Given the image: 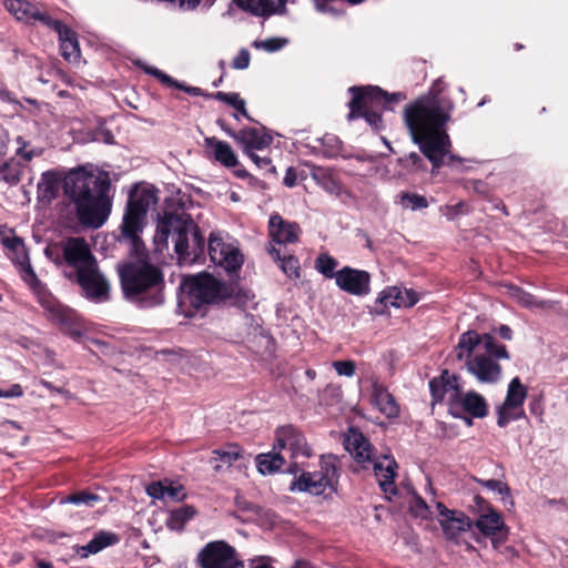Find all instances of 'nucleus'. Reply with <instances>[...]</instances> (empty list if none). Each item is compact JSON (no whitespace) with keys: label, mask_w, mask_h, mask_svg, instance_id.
Wrapping results in <instances>:
<instances>
[{"label":"nucleus","mask_w":568,"mask_h":568,"mask_svg":"<svg viewBox=\"0 0 568 568\" xmlns=\"http://www.w3.org/2000/svg\"><path fill=\"white\" fill-rule=\"evenodd\" d=\"M336 266L337 261L326 253L320 254L315 260V268L327 278H336Z\"/></svg>","instance_id":"42"},{"label":"nucleus","mask_w":568,"mask_h":568,"mask_svg":"<svg viewBox=\"0 0 568 568\" xmlns=\"http://www.w3.org/2000/svg\"><path fill=\"white\" fill-rule=\"evenodd\" d=\"M182 304L200 308L206 304L219 303L232 295V288L209 273L183 277L180 284Z\"/></svg>","instance_id":"7"},{"label":"nucleus","mask_w":568,"mask_h":568,"mask_svg":"<svg viewBox=\"0 0 568 568\" xmlns=\"http://www.w3.org/2000/svg\"><path fill=\"white\" fill-rule=\"evenodd\" d=\"M119 542V537L114 532L100 531L90 540L87 545L79 547L77 552L85 558L90 555L98 554L108 546H112Z\"/></svg>","instance_id":"29"},{"label":"nucleus","mask_w":568,"mask_h":568,"mask_svg":"<svg viewBox=\"0 0 568 568\" xmlns=\"http://www.w3.org/2000/svg\"><path fill=\"white\" fill-rule=\"evenodd\" d=\"M60 178L53 171L42 173L38 183V199L42 202H51L58 194Z\"/></svg>","instance_id":"31"},{"label":"nucleus","mask_w":568,"mask_h":568,"mask_svg":"<svg viewBox=\"0 0 568 568\" xmlns=\"http://www.w3.org/2000/svg\"><path fill=\"white\" fill-rule=\"evenodd\" d=\"M397 164L398 166L403 168V170H405L407 173L424 172L427 169L424 160L416 152H412L404 158H398Z\"/></svg>","instance_id":"40"},{"label":"nucleus","mask_w":568,"mask_h":568,"mask_svg":"<svg viewBox=\"0 0 568 568\" xmlns=\"http://www.w3.org/2000/svg\"><path fill=\"white\" fill-rule=\"evenodd\" d=\"M473 185L478 193H485L486 184L483 181L474 180Z\"/></svg>","instance_id":"61"},{"label":"nucleus","mask_w":568,"mask_h":568,"mask_svg":"<svg viewBox=\"0 0 568 568\" xmlns=\"http://www.w3.org/2000/svg\"><path fill=\"white\" fill-rule=\"evenodd\" d=\"M388 297L389 296H388L386 290H384L381 294V297L375 303V312L376 313H384V308L382 307V305L388 300Z\"/></svg>","instance_id":"57"},{"label":"nucleus","mask_w":568,"mask_h":568,"mask_svg":"<svg viewBox=\"0 0 568 568\" xmlns=\"http://www.w3.org/2000/svg\"><path fill=\"white\" fill-rule=\"evenodd\" d=\"M170 236L179 264L192 265L204 255L205 240L189 214L165 213L159 219L153 239L156 251L168 248Z\"/></svg>","instance_id":"3"},{"label":"nucleus","mask_w":568,"mask_h":568,"mask_svg":"<svg viewBox=\"0 0 568 568\" xmlns=\"http://www.w3.org/2000/svg\"><path fill=\"white\" fill-rule=\"evenodd\" d=\"M8 146L6 140L0 136V156H4L7 154Z\"/></svg>","instance_id":"63"},{"label":"nucleus","mask_w":568,"mask_h":568,"mask_svg":"<svg viewBox=\"0 0 568 568\" xmlns=\"http://www.w3.org/2000/svg\"><path fill=\"white\" fill-rule=\"evenodd\" d=\"M288 43L286 38L273 37L264 40H255L252 47L256 50H263L268 53L277 52Z\"/></svg>","instance_id":"43"},{"label":"nucleus","mask_w":568,"mask_h":568,"mask_svg":"<svg viewBox=\"0 0 568 568\" xmlns=\"http://www.w3.org/2000/svg\"><path fill=\"white\" fill-rule=\"evenodd\" d=\"M399 204L403 206V209L416 211L426 209L428 206V201L424 195L404 192L399 195Z\"/></svg>","instance_id":"41"},{"label":"nucleus","mask_w":568,"mask_h":568,"mask_svg":"<svg viewBox=\"0 0 568 568\" xmlns=\"http://www.w3.org/2000/svg\"><path fill=\"white\" fill-rule=\"evenodd\" d=\"M419 301L418 294L412 290L402 286H393V306L413 307Z\"/></svg>","instance_id":"37"},{"label":"nucleus","mask_w":568,"mask_h":568,"mask_svg":"<svg viewBox=\"0 0 568 568\" xmlns=\"http://www.w3.org/2000/svg\"><path fill=\"white\" fill-rule=\"evenodd\" d=\"M0 100L4 102H16V98L2 83H0Z\"/></svg>","instance_id":"56"},{"label":"nucleus","mask_w":568,"mask_h":568,"mask_svg":"<svg viewBox=\"0 0 568 568\" xmlns=\"http://www.w3.org/2000/svg\"><path fill=\"white\" fill-rule=\"evenodd\" d=\"M466 207V204L464 202H459L456 205L452 206L455 214H463L466 211L464 210Z\"/></svg>","instance_id":"62"},{"label":"nucleus","mask_w":568,"mask_h":568,"mask_svg":"<svg viewBox=\"0 0 568 568\" xmlns=\"http://www.w3.org/2000/svg\"><path fill=\"white\" fill-rule=\"evenodd\" d=\"M526 397L527 387L523 385L519 377H514L508 385L506 398L497 410V425L499 427H506L511 420L521 416L516 410L523 407Z\"/></svg>","instance_id":"15"},{"label":"nucleus","mask_w":568,"mask_h":568,"mask_svg":"<svg viewBox=\"0 0 568 568\" xmlns=\"http://www.w3.org/2000/svg\"><path fill=\"white\" fill-rule=\"evenodd\" d=\"M448 413L473 425V418H484L488 415V404L483 395L475 390L464 392L463 388L447 402Z\"/></svg>","instance_id":"11"},{"label":"nucleus","mask_w":568,"mask_h":568,"mask_svg":"<svg viewBox=\"0 0 568 568\" xmlns=\"http://www.w3.org/2000/svg\"><path fill=\"white\" fill-rule=\"evenodd\" d=\"M250 568H273L271 565L263 561L261 558L250 560Z\"/></svg>","instance_id":"58"},{"label":"nucleus","mask_w":568,"mask_h":568,"mask_svg":"<svg viewBox=\"0 0 568 568\" xmlns=\"http://www.w3.org/2000/svg\"><path fill=\"white\" fill-rule=\"evenodd\" d=\"M196 515V509L193 506L184 505L170 513L166 520V526L171 530L181 531L185 524Z\"/></svg>","instance_id":"34"},{"label":"nucleus","mask_w":568,"mask_h":568,"mask_svg":"<svg viewBox=\"0 0 568 568\" xmlns=\"http://www.w3.org/2000/svg\"><path fill=\"white\" fill-rule=\"evenodd\" d=\"M437 510L440 527L447 539L454 540L458 538L462 532L473 528V520L463 511L450 510L443 503H437Z\"/></svg>","instance_id":"18"},{"label":"nucleus","mask_w":568,"mask_h":568,"mask_svg":"<svg viewBox=\"0 0 568 568\" xmlns=\"http://www.w3.org/2000/svg\"><path fill=\"white\" fill-rule=\"evenodd\" d=\"M251 60L250 52L242 49L239 54L233 59L232 67L237 70H244L248 67Z\"/></svg>","instance_id":"50"},{"label":"nucleus","mask_w":568,"mask_h":568,"mask_svg":"<svg viewBox=\"0 0 568 568\" xmlns=\"http://www.w3.org/2000/svg\"><path fill=\"white\" fill-rule=\"evenodd\" d=\"M333 367L339 376L352 377L355 374L356 365L353 361H336Z\"/></svg>","instance_id":"49"},{"label":"nucleus","mask_w":568,"mask_h":568,"mask_svg":"<svg viewBox=\"0 0 568 568\" xmlns=\"http://www.w3.org/2000/svg\"><path fill=\"white\" fill-rule=\"evenodd\" d=\"M268 234L276 244H291L298 241L301 229L298 224L287 222L278 214H273L268 221Z\"/></svg>","instance_id":"23"},{"label":"nucleus","mask_w":568,"mask_h":568,"mask_svg":"<svg viewBox=\"0 0 568 568\" xmlns=\"http://www.w3.org/2000/svg\"><path fill=\"white\" fill-rule=\"evenodd\" d=\"M494 331L500 336V338H503L505 341H511L514 337L513 329L506 324L499 325Z\"/></svg>","instance_id":"54"},{"label":"nucleus","mask_w":568,"mask_h":568,"mask_svg":"<svg viewBox=\"0 0 568 568\" xmlns=\"http://www.w3.org/2000/svg\"><path fill=\"white\" fill-rule=\"evenodd\" d=\"M372 404L387 417L390 416V394L388 393L387 388L374 384Z\"/></svg>","instance_id":"39"},{"label":"nucleus","mask_w":568,"mask_h":568,"mask_svg":"<svg viewBox=\"0 0 568 568\" xmlns=\"http://www.w3.org/2000/svg\"><path fill=\"white\" fill-rule=\"evenodd\" d=\"M4 7L17 20L26 23L39 21L50 27L53 20L45 11L27 0H7Z\"/></svg>","instance_id":"22"},{"label":"nucleus","mask_w":568,"mask_h":568,"mask_svg":"<svg viewBox=\"0 0 568 568\" xmlns=\"http://www.w3.org/2000/svg\"><path fill=\"white\" fill-rule=\"evenodd\" d=\"M50 29H53L60 41L61 53L68 61H75L80 57L79 43L75 34L59 20H52Z\"/></svg>","instance_id":"26"},{"label":"nucleus","mask_w":568,"mask_h":568,"mask_svg":"<svg viewBox=\"0 0 568 568\" xmlns=\"http://www.w3.org/2000/svg\"><path fill=\"white\" fill-rule=\"evenodd\" d=\"M207 251L211 261L229 272L239 270L243 264V255L239 246L234 243L225 242L220 232H211Z\"/></svg>","instance_id":"13"},{"label":"nucleus","mask_w":568,"mask_h":568,"mask_svg":"<svg viewBox=\"0 0 568 568\" xmlns=\"http://www.w3.org/2000/svg\"><path fill=\"white\" fill-rule=\"evenodd\" d=\"M62 252L68 265L73 267L77 273L97 264L88 242L82 237L67 239L62 243Z\"/></svg>","instance_id":"17"},{"label":"nucleus","mask_w":568,"mask_h":568,"mask_svg":"<svg viewBox=\"0 0 568 568\" xmlns=\"http://www.w3.org/2000/svg\"><path fill=\"white\" fill-rule=\"evenodd\" d=\"M429 392L433 403H442L447 395V402L463 388L460 377L448 369H443L439 376L429 381Z\"/></svg>","instance_id":"20"},{"label":"nucleus","mask_w":568,"mask_h":568,"mask_svg":"<svg viewBox=\"0 0 568 568\" xmlns=\"http://www.w3.org/2000/svg\"><path fill=\"white\" fill-rule=\"evenodd\" d=\"M214 98L219 101L225 102L230 105H232L234 109H236L242 115L250 119V115L247 114L246 108H245V101L240 98L237 93H225V92H216L214 94Z\"/></svg>","instance_id":"44"},{"label":"nucleus","mask_w":568,"mask_h":568,"mask_svg":"<svg viewBox=\"0 0 568 568\" xmlns=\"http://www.w3.org/2000/svg\"><path fill=\"white\" fill-rule=\"evenodd\" d=\"M338 479L337 459L333 455L322 456L320 470L303 471L291 484L292 491H306L314 496H331L336 491Z\"/></svg>","instance_id":"9"},{"label":"nucleus","mask_w":568,"mask_h":568,"mask_svg":"<svg viewBox=\"0 0 568 568\" xmlns=\"http://www.w3.org/2000/svg\"><path fill=\"white\" fill-rule=\"evenodd\" d=\"M16 142L18 144L16 151L17 155L21 156L26 161H31L33 158L42 155V149H29V143L24 141L22 136H17Z\"/></svg>","instance_id":"45"},{"label":"nucleus","mask_w":568,"mask_h":568,"mask_svg":"<svg viewBox=\"0 0 568 568\" xmlns=\"http://www.w3.org/2000/svg\"><path fill=\"white\" fill-rule=\"evenodd\" d=\"M22 169L18 161L10 159L0 164V181L17 184L21 179Z\"/></svg>","instance_id":"38"},{"label":"nucleus","mask_w":568,"mask_h":568,"mask_svg":"<svg viewBox=\"0 0 568 568\" xmlns=\"http://www.w3.org/2000/svg\"><path fill=\"white\" fill-rule=\"evenodd\" d=\"M99 500H100V497L98 495L91 494V493H85V491L70 495L67 498L68 503L75 504V505L83 504L89 507H93Z\"/></svg>","instance_id":"47"},{"label":"nucleus","mask_w":568,"mask_h":568,"mask_svg":"<svg viewBox=\"0 0 568 568\" xmlns=\"http://www.w3.org/2000/svg\"><path fill=\"white\" fill-rule=\"evenodd\" d=\"M286 462L285 456L280 450L261 454L256 457L257 469L261 474L267 475L278 470Z\"/></svg>","instance_id":"33"},{"label":"nucleus","mask_w":568,"mask_h":568,"mask_svg":"<svg viewBox=\"0 0 568 568\" xmlns=\"http://www.w3.org/2000/svg\"><path fill=\"white\" fill-rule=\"evenodd\" d=\"M63 189L82 225L94 229L103 225L111 209L108 196L110 182L106 174L94 173L83 168L72 170L64 178Z\"/></svg>","instance_id":"2"},{"label":"nucleus","mask_w":568,"mask_h":568,"mask_svg":"<svg viewBox=\"0 0 568 568\" xmlns=\"http://www.w3.org/2000/svg\"><path fill=\"white\" fill-rule=\"evenodd\" d=\"M248 158L256 164L260 169L272 170L271 160L267 156H261L256 153V151H252V153H246Z\"/></svg>","instance_id":"51"},{"label":"nucleus","mask_w":568,"mask_h":568,"mask_svg":"<svg viewBox=\"0 0 568 568\" xmlns=\"http://www.w3.org/2000/svg\"><path fill=\"white\" fill-rule=\"evenodd\" d=\"M336 285L352 295H366L369 292L371 276L366 271L345 266L336 272Z\"/></svg>","instance_id":"19"},{"label":"nucleus","mask_w":568,"mask_h":568,"mask_svg":"<svg viewBox=\"0 0 568 568\" xmlns=\"http://www.w3.org/2000/svg\"><path fill=\"white\" fill-rule=\"evenodd\" d=\"M473 527L484 536L490 539L495 549L504 545L509 537V527L505 524L503 515L496 509H489L487 513H480Z\"/></svg>","instance_id":"14"},{"label":"nucleus","mask_w":568,"mask_h":568,"mask_svg":"<svg viewBox=\"0 0 568 568\" xmlns=\"http://www.w3.org/2000/svg\"><path fill=\"white\" fill-rule=\"evenodd\" d=\"M476 481L483 487L497 491L503 496V499L506 497H511L510 488L506 483H503L498 479H476Z\"/></svg>","instance_id":"46"},{"label":"nucleus","mask_w":568,"mask_h":568,"mask_svg":"<svg viewBox=\"0 0 568 568\" xmlns=\"http://www.w3.org/2000/svg\"><path fill=\"white\" fill-rule=\"evenodd\" d=\"M216 471L222 470L225 467H230L234 462L243 456V450L239 446H230L227 449H220L214 452Z\"/></svg>","instance_id":"36"},{"label":"nucleus","mask_w":568,"mask_h":568,"mask_svg":"<svg viewBox=\"0 0 568 568\" xmlns=\"http://www.w3.org/2000/svg\"><path fill=\"white\" fill-rule=\"evenodd\" d=\"M348 92L352 94V100L348 103L347 120L363 118L373 129H381L382 114L389 102L388 93L378 87H351Z\"/></svg>","instance_id":"8"},{"label":"nucleus","mask_w":568,"mask_h":568,"mask_svg":"<svg viewBox=\"0 0 568 568\" xmlns=\"http://www.w3.org/2000/svg\"><path fill=\"white\" fill-rule=\"evenodd\" d=\"M405 120L413 140L432 163V173L447 165L458 169L464 159L452 153V141L446 131L449 114L436 95L422 97L405 110Z\"/></svg>","instance_id":"1"},{"label":"nucleus","mask_w":568,"mask_h":568,"mask_svg":"<svg viewBox=\"0 0 568 568\" xmlns=\"http://www.w3.org/2000/svg\"><path fill=\"white\" fill-rule=\"evenodd\" d=\"M392 465H393V498H394L398 494V489L395 485V480H396V476H397L396 468L398 467V465L394 458H393Z\"/></svg>","instance_id":"60"},{"label":"nucleus","mask_w":568,"mask_h":568,"mask_svg":"<svg viewBox=\"0 0 568 568\" xmlns=\"http://www.w3.org/2000/svg\"><path fill=\"white\" fill-rule=\"evenodd\" d=\"M121 286L126 300L140 307H154L164 302V277L159 267L136 261L119 268Z\"/></svg>","instance_id":"4"},{"label":"nucleus","mask_w":568,"mask_h":568,"mask_svg":"<svg viewBox=\"0 0 568 568\" xmlns=\"http://www.w3.org/2000/svg\"><path fill=\"white\" fill-rule=\"evenodd\" d=\"M22 395L23 390L19 384H13L8 390L0 389V398L21 397Z\"/></svg>","instance_id":"52"},{"label":"nucleus","mask_w":568,"mask_h":568,"mask_svg":"<svg viewBox=\"0 0 568 568\" xmlns=\"http://www.w3.org/2000/svg\"><path fill=\"white\" fill-rule=\"evenodd\" d=\"M481 343L484 349L486 351V356L493 358L494 361L498 359H509L510 354L507 347L504 344H499L496 338L491 334H483L480 335Z\"/></svg>","instance_id":"35"},{"label":"nucleus","mask_w":568,"mask_h":568,"mask_svg":"<svg viewBox=\"0 0 568 568\" xmlns=\"http://www.w3.org/2000/svg\"><path fill=\"white\" fill-rule=\"evenodd\" d=\"M273 450H280L286 462L292 460L290 471L296 473L298 463L313 455L312 446L308 444L301 429L293 425H284L275 430Z\"/></svg>","instance_id":"10"},{"label":"nucleus","mask_w":568,"mask_h":568,"mask_svg":"<svg viewBox=\"0 0 568 568\" xmlns=\"http://www.w3.org/2000/svg\"><path fill=\"white\" fill-rule=\"evenodd\" d=\"M267 252L288 277L296 278L300 276V263L295 256L282 257L280 251L272 243L267 246Z\"/></svg>","instance_id":"32"},{"label":"nucleus","mask_w":568,"mask_h":568,"mask_svg":"<svg viewBox=\"0 0 568 568\" xmlns=\"http://www.w3.org/2000/svg\"><path fill=\"white\" fill-rule=\"evenodd\" d=\"M204 144L214 159L224 166L233 168L237 164V158L229 143L212 136L205 138Z\"/></svg>","instance_id":"27"},{"label":"nucleus","mask_w":568,"mask_h":568,"mask_svg":"<svg viewBox=\"0 0 568 568\" xmlns=\"http://www.w3.org/2000/svg\"><path fill=\"white\" fill-rule=\"evenodd\" d=\"M295 183H296V173L292 168H290V169H287V171L285 173L284 184L288 187H292L295 185Z\"/></svg>","instance_id":"55"},{"label":"nucleus","mask_w":568,"mask_h":568,"mask_svg":"<svg viewBox=\"0 0 568 568\" xmlns=\"http://www.w3.org/2000/svg\"><path fill=\"white\" fill-rule=\"evenodd\" d=\"M145 71H146V73L156 77L162 83L168 84L170 87H176V88L183 89L187 92H191L194 90V89L183 88L175 80H173L170 75L163 73L161 70H159L154 67H148V68H145Z\"/></svg>","instance_id":"48"},{"label":"nucleus","mask_w":568,"mask_h":568,"mask_svg":"<svg viewBox=\"0 0 568 568\" xmlns=\"http://www.w3.org/2000/svg\"><path fill=\"white\" fill-rule=\"evenodd\" d=\"M466 367L480 383L495 384L501 377V366L485 354L475 355L466 363Z\"/></svg>","instance_id":"21"},{"label":"nucleus","mask_w":568,"mask_h":568,"mask_svg":"<svg viewBox=\"0 0 568 568\" xmlns=\"http://www.w3.org/2000/svg\"><path fill=\"white\" fill-rule=\"evenodd\" d=\"M146 494L159 500L181 501L186 497L184 487L175 481L164 479L153 481L146 487Z\"/></svg>","instance_id":"25"},{"label":"nucleus","mask_w":568,"mask_h":568,"mask_svg":"<svg viewBox=\"0 0 568 568\" xmlns=\"http://www.w3.org/2000/svg\"><path fill=\"white\" fill-rule=\"evenodd\" d=\"M325 189L329 192H335L338 190V186L334 180H329V182L325 185Z\"/></svg>","instance_id":"64"},{"label":"nucleus","mask_w":568,"mask_h":568,"mask_svg":"<svg viewBox=\"0 0 568 568\" xmlns=\"http://www.w3.org/2000/svg\"><path fill=\"white\" fill-rule=\"evenodd\" d=\"M345 449L362 469L372 468L374 476L385 494L390 497V459L387 455L375 457L374 448L368 439L358 430L351 428L344 438Z\"/></svg>","instance_id":"6"},{"label":"nucleus","mask_w":568,"mask_h":568,"mask_svg":"<svg viewBox=\"0 0 568 568\" xmlns=\"http://www.w3.org/2000/svg\"><path fill=\"white\" fill-rule=\"evenodd\" d=\"M406 498L408 503L409 514L419 519H428L430 517V509L426 501L415 491L413 485L407 481L404 485Z\"/></svg>","instance_id":"30"},{"label":"nucleus","mask_w":568,"mask_h":568,"mask_svg":"<svg viewBox=\"0 0 568 568\" xmlns=\"http://www.w3.org/2000/svg\"><path fill=\"white\" fill-rule=\"evenodd\" d=\"M77 280L85 297L94 302H103L109 298L110 285L98 264L77 273Z\"/></svg>","instance_id":"16"},{"label":"nucleus","mask_w":568,"mask_h":568,"mask_svg":"<svg viewBox=\"0 0 568 568\" xmlns=\"http://www.w3.org/2000/svg\"><path fill=\"white\" fill-rule=\"evenodd\" d=\"M226 132L230 136L243 145L245 153H252V151H262L266 149L272 142L271 135L263 132V130L255 128H244L239 132Z\"/></svg>","instance_id":"24"},{"label":"nucleus","mask_w":568,"mask_h":568,"mask_svg":"<svg viewBox=\"0 0 568 568\" xmlns=\"http://www.w3.org/2000/svg\"><path fill=\"white\" fill-rule=\"evenodd\" d=\"M480 334L476 331H467L459 336L458 343L454 348L455 356L458 361L467 363L473 356V352L481 343Z\"/></svg>","instance_id":"28"},{"label":"nucleus","mask_w":568,"mask_h":568,"mask_svg":"<svg viewBox=\"0 0 568 568\" xmlns=\"http://www.w3.org/2000/svg\"><path fill=\"white\" fill-rule=\"evenodd\" d=\"M158 201L156 192L153 187L135 189L129 197L126 211L121 225L122 239L128 242L135 255L142 256L145 246L140 237L144 227V220L151 206Z\"/></svg>","instance_id":"5"},{"label":"nucleus","mask_w":568,"mask_h":568,"mask_svg":"<svg viewBox=\"0 0 568 568\" xmlns=\"http://www.w3.org/2000/svg\"><path fill=\"white\" fill-rule=\"evenodd\" d=\"M7 245L12 248V250H16L18 251L20 247H23V243L20 239H12V240H8L7 241Z\"/></svg>","instance_id":"59"},{"label":"nucleus","mask_w":568,"mask_h":568,"mask_svg":"<svg viewBox=\"0 0 568 568\" xmlns=\"http://www.w3.org/2000/svg\"><path fill=\"white\" fill-rule=\"evenodd\" d=\"M474 503H475V506L477 507V509L479 510V514L480 513H487L489 511V509H495L491 504L489 501H487L484 497H481L480 495H476L474 497Z\"/></svg>","instance_id":"53"},{"label":"nucleus","mask_w":568,"mask_h":568,"mask_svg":"<svg viewBox=\"0 0 568 568\" xmlns=\"http://www.w3.org/2000/svg\"><path fill=\"white\" fill-rule=\"evenodd\" d=\"M196 562L201 568H244L235 548L224 540L207 542L199 551Z\"/></svg>","instance_id":"12"}]
</instances>
